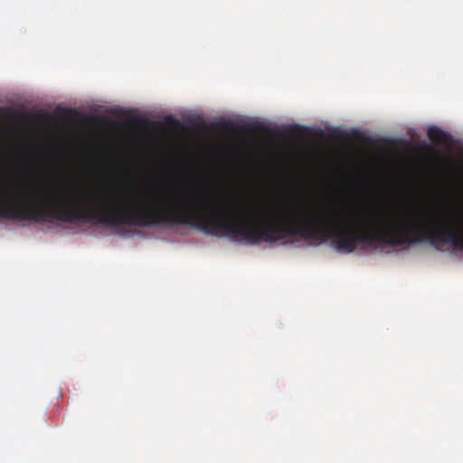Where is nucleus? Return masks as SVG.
Segmentation results:
<instances>
[{
  "instance_id": "20e7f679",
  "label": "nucleus",
  "mask_w": 463,
  "mask_h": 463,
  "mask_svg": "<svg viewBox=\"0 0 463 463\" xmlns=\"http://www.w3.org/2000/svg\"><path fill=\"white\" fill-rule=\"evenodd\" d=\"M291 128H299L300 127H299V126H298V125H296V126L291 127Z\"/></svg>"
},
{
  "instance_id": "7ed1b4c3",
  "label": "nucleus",
  "mask_w": 463,
  "mask_h": 463,
  "mask_svg": "<svg viewBox=\"0 0 463 463\" xmlns=\"http://www.w3.org/2000/svg\"><path fill=\"white\" fill-rule=\"evenodd\" d=\"M243 128L250 132L269 133V128L261 122H250L244 125Z\"/></svg>"
},
{
  "instance_id": "f03ea898",
  "label": "nucleus",
  "mask_w": 463,
  "mask_h": 463,
  "mask_svg": "<svg viewBox=\"0 0 463 463\" xmlns=\"http://www.w3.org/2000/svg\"><path fill=\"white\" fill-rule=\"evenodd\" d=\"M427 134L430 140L437 143L449 145L451 142V136L438 127H430Z\"/></svg>"
},
{
  "instance_id": "f257e3e1",
  "label": "nucleus",
  "mask_w": 463,
  "mask_h": 463,
  "mask_svg": "<svg viewBox=\"0 0 463 463\" xmlns=\"http://www.w3.org/2000/svg\"><path fill=\"white\" fill-rule=\"evenodd\" d=\"M44 205L9 200L0 196V219L50 222L56 220V194L45 196Z\"/></svg>"
}]
</instances>
